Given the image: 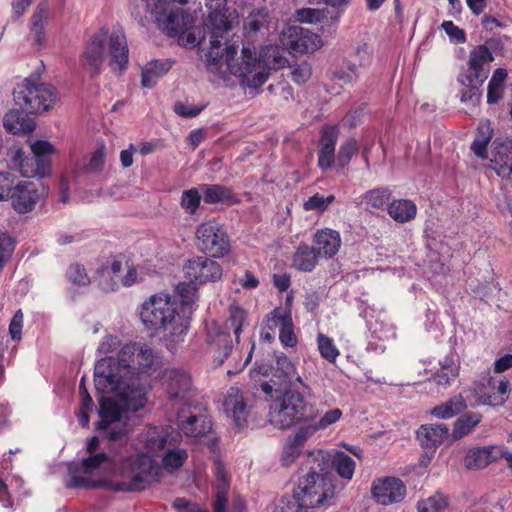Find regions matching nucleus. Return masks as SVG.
Wrapping results in <instances>:
<instances>
[{"mask_svg": "<svg viewBox=\"0 0 512 512\" xmlns=\"http://www.w3.org/2000/svg\"><path fill=\"white\" fill-rule=\"evenodd\" d=\"M159 364V357L146 344L131 342L122 346L117 357L99 359L94 367L96 389L101 394L115 393V397L100 399V421L97 429H109L111 440L128 433L121 422L128 412H135L147 403V381L142 378Z\"/></svg>", "mask_w": 512, "mask_h": 512, "instance_id": "f257e3e1", "label": "nucleus"}, {"mask_svg": "<svg viewBox=\"0 0 512 512\" xmlns=\"http://www.w3.org/2000/svg\"><path fill=\"white\" fill-rule=\"evenodd\" d=\"M161 457L165 469H178L186 461V450L175 448L164 428L153 427L145 436V452L123 461L120 471L122 481L113 485L117 491L143 490L152 481H158L161 467L153 457Z\"/></svg>", "mask_w": 512, "mask_h": 512, "instance_id": "f03ea898", "label": "nucleus"}, {"mask_svg": "<svg viewBox=\"0 0 512 512\" xmlns=\"http://www.w3.org/2000/svg\"><path fill=\"white\" fill-rule=\"evenodd\" d=\"M222 55L216 60L206 61L210 66L217 65L218 61L225 57L230 73L240 80V85L245 88L258 89L269 78L272 70L285 67L287 59L283 56L278 46L268 45L259 53L249 46H243L240 56L235 58L237 48L234 44L228 45V40L221 43Z\"/></svg>", "mask_w": 512, "mask_h": 512, "instance_id": "7ed1b4c3", "label": "nucleus"}, {"mask_svg": "<svg viewBox=\"0 0 512 512\" xmlns=\"http://www.w3.org/2000/svg\"><path fill=\"white\" fill-rule=\"evenodd\" d=\"M262 391L270 396L268 421L277 429H289L302 422H311L318 416L316 405L310 401L311 388L287 386L274 389L269 382L261 383Z\"/></svg>", "mask_w": 512, "mask_h": 512, "instance_id": "20e7f679", "label": "nucleus"}, {"mask_svg": "<svg viewBox=\"0 0 512 512\" xmlns=\"http://www.w3.org/2000/svg\"><path fill=\"white\" fill-rule=\"evenodd\" d=\"M106 60L115 72L121 73L128 66L129 49L125 33L121 29L110 31L101 27L88 39L79 56L81 68L91 77L101 74Z\"/></svg>", "mask_w": 512, "mask_h": 512, "instance_id": "39448f33", "label": "nucleus"}, {"mask_svg": "<svg viewBox=\"0 0 512 512\" xmlns=\"http://www.w3.org/2000/svg\"><path fill=\"white\" fill-rule=\"evenodd\" d=\"M140 319L147 329L165 332L172 341L178 342L188 330V321L178 310L175 298L167 293H157L143 302Z\"/></svg>", "mask_w": 512, "mask_h": 512, "instance_id": "423d86ee", "label": "nucleus"}, {"mask_svg": "<svg viewBox=\"0 0 512 512\" xmlns=\"http://www.w3.org/2000/svg\"><path fill=\"white\" fill-rule=\"evenodd\" d=\"M114 472V462L106 453H96L83 459L80 463L69 465L70 478L66 483L68 488H98L113 485L122 481L120 471Z\"/></svg>", "mask_w": 512, "mask_h": 512, "instance_id": "0eeeda50", "label": "nucleus"}, {"mask_svg": "<svg viewBox=\"0 0 512 512\" xmlns=\"http://www.w3.org/2000/svg\"><path fill=\"white\" fill-rule=\"evenodd\" d=\"M245 319L246 313L242 308L230 306L229 317L223 324L214 320L206 324L208 349L216 366H221L225 359L233 354L234 346L230 331L232 330L238 339Z\"/></svg>", "mask_w": 512, "mask_h": 512, "instance_id": "6e6552de", "label": "nucleus"}, {"mask_svg": "<svg viewBox=\"0 0 512 512\" xmlns=\"http://www.w3.org/2000/svg\"><path fill=\"white\" fill-rule=\"evenodd\" d=\"M226 1L206 0V6L210 13L205 23L206 35L202 42L205 43L208 38L209 46L205 57L209 61L216 60L222 55V41H227L228 33L239 23L238 14L236 11H230L226 8Z\"/></svg>", "mask_w": 512, "mask_h": 512, "instance_id": "1a4fd4ad", "label": "nucleus"}, {"mask_svg": "<svg viewBox=\"0 0 512 512\" xmlns=\"http://www.w3.org/2000/svg\"><path fill=\"white\" fill-rule=\"evenodd\" d=\"M188 0H146V11L165 33L181 35L193 23L192 16L176 4L184 5Z\"/></svg>", "mask_w": 512, "mask_h": 512, "instance_id": "9d476101", "label": "nucleus"}, {"mask_svg": "<svg viewBox=\"0 0 512 512\" xmlns=\"http://www.w3.org/2000/svg\"><path fill=\"white\" fill-rule=\"evenodd\" d=\"M15 103L26 113L48 111L58 101V92L48 83H36L25 79L14 90Z\"/></svg>", "mask_w": 512, "mask_h": 512, "instance_id": "9b49d317", "label": "nucleus"}, {"mask_svg": "<svg viewBox=\"0 0 512 512\" xmlns=\"http://www.w3.org/2000/svg\"><path fill=\"white\" fill-rule=\"evenodd\" d=\"M318 470L317 464L314 463L310 471L299 479L295 489L310 509L324 506L334 495L331 479Z\"/></svg>", "mask_w": 512, "mask_h": 512, "instance_id": "f8f14e48", "label": "nucleus"}, {"mask_svg": "<svg viewBox=\"0 0 512 512\" xmlns=\"http://www.w3.org/2000/svg\"><path fill=\"white\" fill-rule=\"evenodd\" d=\"M32 157L22 158L23 152L18 150L14 161H19V171L26 178H44L51 172V156L55 147L48 141L37 140L30 145Z\"/></svg>", "mask_w": 512, "mask_h": 512, "instance_id": "ddd939ff", "label": "nucleus"}, {"mask_svg": "<svg viewBox=\"0 0 512 512\" xmlns=\"http://www.w3.org/2000/svg\"><path fill=\"white\" fill-rule=\"evenodd\" d=\"M509 382L501 377L489 376L482 381L474 382L465 391L470 406H499L507 400Z\"/></svg>", "mask_w": 512, "mask_h": 512, "instance_id": "4468645a", "label": "nucleus"}, {"mask_svg": "<svg viewBox=\"0 0 512 512\" xmlns=\"http://www.w3.org/2000/svg\"><path fill=\"white\" fill-rule=\"evenodd\" d=\"M197 248L210 257L220 258L230 251L225 229L215 220L201 223L195 232Z\"/></svg>", "mask_w": 512, "mask_h": 512, "instance_id": "2eb2a0df", "label": "nucleus"}, {"mask_svg": "<svg viewBox=\"0 0 512 512\" xmlns=\"http://www.w3.org/2000/svg\"><path fill=\"white\" fill-rule=\"evenodd\" d=\"M160 382L168 398L176 403L188 404L195 394L192 377L180 367L165 368L160 374Z\"/></svg>", "mask_w": 512, "mask_h": 512, "instance_id": "dca6fc26", "label": "nucleus"}, {"mask_svg": "<svg viewBox=\"0 0 512 512\" xmlns=\"http://www.w3.org/2000/svg\"><path fill=\"white\" fill-rule=\"evenodd\" d=\"M213 257L195 256L183 266L185 277L197 284L219 281L223 276L222 266Z\"/></svg>", "mask_w": 512, "mask_h": 512, "instance_id": "f3484780", "label": "nucleus"}, {"mask_svg": "<svg viewBox=\"0 0 512 512\" xmlns=\"http://www.w3.org/2000/svg\"><path fill=\"white\" fill-rule=\"evenodd\" d=\"M494 60L486 45H478L470 51L467 68L460 75L461 83L483 84L490 72V63Z\"/></svg>", "mask_w": 512, "mask_h": 512, "instance_id": "a211bd4d", "label": "nucleus"}, {"mask_svg": "<svg viewBox=\"0 0 512 512\" xmlns=\"http://www.w3.org/2000/svg\"><path fill=\"white\" fill-rule=\"evenodd\" d=\"M280 41L288 50L297 53L314 52L321 46L318 35L298 26H289L284 29Z\"/></svg>", "mask_w": 512, "mask_h": 512, "instance_id": "6ab92c4d", "label": "nucleus"}, {"mask_svg": "<svg viewBox=\"0 0 512 512\" xmlns=\"http://www.w3.org/2000/svg\"><path fill=\"white\" fill-rule=\"evenodd\" d=\"M317 464L320 472L327 471L331 464L338 475L344 479L350 480L355 471V461L344 452H336L333 456L322 450L317 451L309 456V463Z\"/></svg>", "mask_w": 512, "mask_h": 512, "instance_id": "aec40b11", "label": "nucleus"}, {"mask_svg": "<svg viewBox=\"0 0 512 512\" xmlns=\"http://www.w3.org/2000/svg\"><path fill=\"white\" fill-rule=\"evenodd\" d=\"M371 493L381 505L401 502L406 496V486L396 477H384L373 482Z\"/></svg>", "mask_w": 512, "mask_h": 512, "instance_id": "412c9836", "label": "nucleus"}, {"mask_svg": "<svg viewBox=\"0 0 512 512\" xmlns=\"http://www.w3.org/2000/svg\"><path fill=\"white\" fill-rule=\"evenodd\" d=\"M223 409L233 419L237 427L242 428L245 426L250 413V407L246 397L239 388L231 387L228 389L224 396Z\"/></svg>", "mask_w": 512, "mask_h": 512, "instance_id": "4be33fe9", "label": "nucleus"}, {"mask_svg": "<svg viewBox=\"0 0 512 512\" xmlns=\"http://www.w3.org/2000/svg\"><path fill=\"white\" fill-rule=\"evenodd\" d=\"M51 17L49 0H40L29 19V32L33 44L44 47L47 42L46 28Z\"/></svg>", "mask_w": 512, "mask_h": 512, "instance_id": "5701e85b", "label": "nucleus"}, {"mask_svg": "<svg viewBox=\"0 0 512 512\" xmlns=\"http://www.w3.org/2000/svg\"><path fill=\"white\" fill-rule=\"evenodd\" d=\"M177 422L179 429L188 437H201L212 429V422L206 412H189L182 410L178 413Z\"/></svg>", "mask_w": 512, "mask_h": 512, "instance_id": "b1692460", "label": "nucleus"}, {"mask_svg": "<svg viewBox=\"0 0 512 512\" xmlns=\"http://www.w3.org/2000/svg\"><path fill=\"white\" fill-rule=\"evenodd\" d=\"M491 166L499 177L512 182V139L494 141Z\"/></svg>", "mask_w": 512, "mask_h": 512, "instance_id": "393cba45", "label": "nucleus"}, {"mask_svg": "<svg viewBox=\"0 0 512 512\" xmlns=\"http://www.w3.org/2000/svg\"><path fill=\"white\" fill-rule=\"evenodd\" d=\"M12 207L20 214L30 212L40 199V194L32 182H18L9 198Z\"/></svg>", "mask_w": 512, "mask_h": 512, "instance_id": "a878e982", "label": "nucleus"}, {"mask_svg": "<svg viewBox=\"0 0 512 512\" xmlns=\"http://www.w3.org/2000/svg\"><path fill=\"white\" fill-rule=\"evenodd\" d=\"M313 248L323 258L331 259L340 250L342 240L340 233L331 228L319 229L313 235Z\"/></svg>", "mask_w": 512, "mask_h": 512, "instance_id": "bb28decb", "label": "nucleus"}, {"mask_svg": "<svg viewBox=\"0 0 512 512\" xmlns=\"http://www.w3.org/2000/svg\"><path fill=\"white\" fill-rule=\"evenodd\" d=\"M338 139V130L334 126H327L322 130L320 150L318 152V165L323 170L332 167L335 161V147Z\"/></svg>", "mask_w": 512, "mask_h": 512, "instance_id": "cd10ccee", "label": "nucleus"}, {"mask_svg": "<svg viewBox=\"0 0 512 512\" xmlns=\"http://www.w3.org/2000/svg\"><path fill=\"white\" fill-rule=\"evenodd\" d=\"M416 435L422 447L435 449L448 438L449 428L445 424L421 425Z\"/></svg>", "mask_w": 512, "mask_h": 512, "instance_id": "c85d7f7f", "label": "nucleus"}, {"mask_svg": "<svg viewBox=\"0 0 512 512\" xmlns=\"http://www.w3.org/2000/svg\"><path fill=\"white\" fill-rule=\"evenodd\" d=\"M320 256L308 244H300L292 257V267L301 272H311L318 264Z\"/></svg>", "mask_w": 512, "mask_h": 512, "instance_id": "c756f323", "label": "nucleus"}, {"mask_svg": "<svg viewBox=\"0 0 512 512\" xmlns=\"http://www.w3.org/2000/svg\"><path fill=\"white\" fill-rule=\"evenodd\" d=\"M213 469L217 479V492L215 512H225L226 494L229 488V479L223 462L219 459L213 461Z\"/></svg>", "mask_w": 512, "mask_h": 512, "instance_id": "7c9ffc66", "label": "nucleus"}, {"mask_svg": "<svg viewBox=\"0 0 512 512\" xmlns=\"http://www.w3.org/2000/svg\"><path fill=\"white\" fill-rule=\"evenodd\" d=\"M275 373L283 377L287 386H301L305 390L308 389V385L302 380L301 376L298 375L293 363L284 354L276 357Z\"/></svg>", "mask_w": 512, "mask_h": 512, "instance_id": "2f4dec72", "label": "nucleus"}, {"mask_svg": "<svg viewBox=\"0 0 512 512\" xmlns=\"http://www.w3.org/2000/svg\"><path fill=\"white\" fill-rule=\"evenodd\" d=\"M203 193L204 202L208 204L236 202L230 188L219 184H202L199 188Z\"/></svg>", "mask_w": 512, "mask_h": 512, "instance_id": "473e14b6", "label": "nucleus"}, {"mask_svg": "<svg viewBox=\"0 0 512 512\" xmlns=\"http://www.w3.org/2000/svg\"><path fill=\"white\" fill-rule=\"evenodd\" d=\"M467 401V398L465 399L462 394L455 395L448 401L434 407L431 414L439 419L452 418L467 408Z\"/></svg>", "mask_w": 512, "mask_h": 512, "instance_id": "72a5a7b5", "label": "nucleus"}, {"mask_svg": "<svg viewBox=\"0 0 512 512\" xmlns=\"http://www.w3.org/2000/svg\"><path fill=\"white\" fill-rule=\"evenodd\" d=\"M171 67L172 64L168 60L151 61L142 69V86L147 88L155 86L159 78L164 76Z\"/></svg>", "mask_w": 512, "mask_h": 512, "instance_id": "f704fd0d", "label": "nucleus"}, {"mask_svg": "<svg viewBox=\"0 0 512 512\" xmlns=\"http://www.w3.org/2000/svg\"><path fill=\"white\" fill-rule=\"evenodd\" d=\"M5 128L13 134H27L34 130V121L19 112H11L4 118Z\"/></svg>", "mask_w": 512, "mask_h": 512, "instance_id": "c9c22d12", "label": "nucleus"}, {"mask_svg": "<svg viewBox=\"0 0 512 512\" xmlns=\"http://www.w3.org/2000/svg\"><path fill=\"white\" fill-rule=\"evenodd\" d=\"M416 212V205L410 200H397L388 205L390 217L400 223H405L413 219Z\"/></svg>", "mask_w": 512, "mask_h": 512, "instance_id": "e433bc0d", "label": "nucleus"}, {"mask_svg": "<svg viewBox=\"0 0 512 512\" xmlns=\"http://www.w3.org/2000/svg\"><path fill=\"white\" fill-rule=\"evenodd\" d=\"M493 130L490 123H481L478 127L476 137L471 145L472 151L478 157L484 159L487 157V145L492 138Z\"/></svg>", "mask_w": 512, "mask_h": 512, "instance_id": "4c0bfd02", "label": "nucleus"}, {"mask_svg": "<svg viewBox=\"0 0 512 512\" xmlns=\"http://www.w3.org/2000/svg\"><path fill=\"white\" fill-rule=\"evenodd\" d=\"M481 418L482 416L479 413H467L458 418L452 430V438L458 440L468 435L480 423Z\"/></svg>", "mask_w": 512, "mask_h": 512, "instance_id": "58836bf2", "label": "nucleus"}, {"mask_svg": "<svg viewBox=\"0 0 512 512\" xmlns=\"http://www.w3.org/2000/svg\"><path fill=\"white\" fill-rule=\"evenodd\" d=\"M507 77V71L503 68H497L488 83L487 102L497 103L503 96V83Z\"/></svg>", "mask_w": 512, "mask_h": 512, "instance_id": "ea45409f", "label": "nucleus"}, {"mask_svg": "<svg viewBox=\"0 0 512 512\" xmlns=\"http://www.w3.org/2000/svg\"><path fill=\"white\" fill-rule=\"evenodd\" d=\"M391 192L387 188H377L366 192L363 196V202L367 207L379 209L389 205Z\"/></svg>", "mask_w": 512, "mask_h": 512, "instance_id": "a19ab883", "label": "nucleus"}, {"mask_svg": "<svg viewBox=\"0 0 512 512\" xmlns=\"http://www.w3.org/2000/svg\"><path fill=\"white\" fill-rule=\"evenodd\" d=\"M447 506V498L441 492H436L429 498L418 501L416 508L418 512H440Z\"/></svg>", "mask_w": 512, "mask_h": 512, "instance_id": "79ce46f5", "label": "nucleus"}, {"mask_svg": "<svg viewBox=\"0 0 512 512\" xmlns=\"http://www.w3.org/2000/svg\"><path fill=\"white\" fill-rule=\"evenodd\" d=\"M201 202V194L198 188H190L182 192L180 206L188 214L196 213Z\"/></svg>", "mask_w": 512, "mask_h": 512, "instance_id": "37998d69", "label": "nucleus"}, {"mask_svg": "<svg viewBox=\"0 0 512 512\" xmlns=\"http://www.w3.org/2000/svg\"><path fill=\"white\" fill-rule=\"evenodd\" d=\"M327 8H302L296 11V19L301 23L316 24L327 18Z\"/></svg>", "mask_w": 512, "mask_h": 512, "instance_id": "c03bdc74", "label": "nucleus"}, {"mask_svg": "<svg viewBox=\"0 0 512 512\" xmlns=\"http://www.w3.org/2000/svg\"><path fill=\"white\" fill-rule=\"evenodd\" d=\"M459 369L456 365H443L432 377V381L443 388L449 387L458 376Z\"/></svg>", "mask_w": 512, "mask_h": 512, "instance_id": "a18cd8bd", "label": "nucleus"}, {"mask_svg": "<svg viewBox=\"0 0 512 512\" xmlns=\"http://www.w3.org/2000/svg\"><path fill=\"white\" fill-rule=\"evenodd\" d=\"M310 510L308 505L302 501V498L294 490L292 495L282 498L277 512H309Z\"/></svg>", "mask_w": 512, "mask_h": 512, "instance_id": "49530a36", "label": "nucleus"}, {"mask_svg": "<svg viewBox=\"0 0 512 512\" xmlns=\"http://www.w3.org/2000/svg\"><path fill=\"white\" fill-rule=\"evenodd\" d=\"M317 343L321 356L327 361L334 363L339 356V350L335 346L333 340L320 333L317 337Z\"/></svg>", "mask_w": 512, "mask_h": 512, "instance_id": "de8ad7c7", "label": "nucleus"}, {"mask_svg": "<svg viewBox=\"0 0 512 512\" xmlns=\"http://www.w3.org/2000/svg\"><path fill=\"white\" fill-rule=\"evenodd\" d=\"M268 24V13L265 10H256L250 13L244 23L247 32H258Z\"/></svg>", "mask_w": 512, "mask_h": 512, "instance_id": "09e8293b", "label": "nucleus"}, {"mask_svg": "<svg viewBox=\"0 0 512 512\" xmlns=\"http://www.w3.org/2000/svg\"><path fill=\"white\" fill-rule=\"evenodd\" d=\"M490 463V452L483 448L471 451L465 458V465L469 469H481Z\"/></svg>", "mask_w": 512, "mask_h": 512, "instance_id": "8fccbe9b", "label": "nucleus"}, {"mask_svg": "<svg viewBox=\"0 0 512 512\" xmlns=\"http://www.w3.org/2000/svg\"><path fill=\"white\" fill-rule=\"evenodd\" d=\"M358 142L354 138L347 139L339 148L338 152V165L343 168L349 164L352 157L358 151Z\"/></svg>", "mask_w": 512, "mask_h": 512, "instance_id": "3c124183", "label": "nucleus"}, {"mask_svg": "<svg viewBox=\"0 0 512 512\" xmlns=\"http://www.w3.org/2000/svg\"><path fill=\"white\" fill-rule=\"evenodd\" d=\"M334 200V195L324 197L319 193H316L313 196L309 197L308 200L304 202L303 207L306 211L314 210L318 212H324L328 208V206L334 202Z\"/></svg>", "mask_w": 512, "mask_h": 512, "instance_id": "603ef678", "label": "nucleus"}, {"mask_svg": "<svg viewBox=\"0 0 512 512\" xmlns=\"http://www.w3.org/2000/svg\"><path fill=\"white\" fill-rule=\"evenodd\" d=\"M197 283H179L176 286V292L180 298L182 305L191 306L197 298Z\"/></svg>", "mask_w": 512, "mask_h": 512, "instance_id": "864d4df0", "label": "nucleus"}, {"mask_svg": "<svg viewBox=\"0 0 512 512\" xmlns=\"http://www.w3.org/2000/svg\"><path fill=\"white\" fill-rule=\"evenodd\" d=\"M290 315V312H287L281 308H276L267 315L266 320L264 322V327L276 333V329L280 331V329L282 328V323L286 318H289Z\"/></svg>", "mask_w": 512, "mask_h": 512, "instance_id": "5fc2aeb1", "label": "nucleus"}, {"mask_svg": "<svg viewBox=\"0 0 512 512\" xmlns=\"http://www.w3.org/2000/svg\"><path fill=\"white\" fill-rule=\"evenodd\" d=\"M279 339L285 347H294L297 344V337L294 333L291 316L286 318L282 323V328L279 331Z\"/></svg>", "mask_w": 512, "mask_h": 512, "instance_id": "6e6d98bb", "label": "nucleus"}, {"mask_svg": "<svg viewBox=\"0 0 512 512\" xmlns=\"http://www.w3.org/2000/svg\"><path fill=\"white\" fill-rule=\"evenodd\" d=\"M467 88L462 91L461 93V102L475 107L478 105L481 99V92L479 88L482 86V84H475V83H462Z\"/></svg>", "mask_w": 512, "mask_h": 512, "instance_id": "4d7b16f0", "label": "nucleus"}, {"mask_svg": "<svg viewBox=\"0 0 512 512\" xmlns=\"http://www.w3.org/2000/svg\"><path fill=\"white\" fill-rule=\"evenodd\" d=\"M314 419L311 422H305L306 425L301 426L294 435L293 442L297 446H302L309 438H311L317 431L318 428L317 423ZM302 422L301 424H303Z\"/></svg>", "mask_w": 512, "mask_h": 512, "instance_id": "13d9d810", "label": "nucleus"}, {"mask_svg": "<svg viewBox=\"0 0 512 512\" xmlns=\"http://www.w3.org/2000/svg\"><path fill=\"white\" fill-rule=\"evenodd\" d=\"M68 279L79 286H87L90 284V278L86 273V269L80 264H73L67 270Z\"/></svg>", "mask_w": 512, "mask_h": 512, "instance_id": "bf43d9fd", "label": "nucleus"}, {"mask_svg": "<svg viewBox=\"0 0 512 512\" xmlns=\"http://www.w3.org/2000/svg\"><path fill=\"white\" fill-rule=\"evenodd\" d=\"M205 107L206 104L196 106L178 101L174 104V112L180 117L192 118L199 115L204 110Z\"/></svg>", "mask_w": 512, "mask_h": 512, "instance_id": "052dcab7", "label": "nucleus"}, {"mask_svg": "<svg viewBox=\"0 0 512 512\" xmlns=\"http://www.w3.org/2000/svg\"><path fill=\"white\" fill-rule=\"evenodd\" d=\"M358 78V68L355 64L348 65L347 70L343 68L333 72V79L341 81L344 84H351Z\"/></svg>", "mask_w": 512, "mask_h": 512, "instance_id": "680f3d73", "label": "nucleus"}, {"mask_svg": "<svg viewBox=\"0 0 512 512\" xmlns=\"http://www.w3.org/2000/svg\"><path fill=\"white\" fill-rule=\"evenodd\" d=\"M342 415L343 413L341 409L334 408L326 411L318 420H315V422L320 430H324L339 421Z\"/></svg>", "mask_w": 512, "mask_h": 512, "instance_id": "e2e57ef3", "label": "nucleus"}, {"mask_svg": "<svg viewBox=\"0 0 512 512\" xmlns=\"http://www.w3.org/2000/svg\"><path fill=\"white\" fill-rule=\"evenodd\" d=\"M446 34L450 37L451 41L460 44L466 40L465 32L458 26L454 25L452 21H444L441 25Z\"/></svg>", "mask_w": 512, "mask_h": 512, "instance_id": "0e129e2a", "label": "nucleus"}, {"mask_svg": "<svg viewBox=\"0 0 512 512\" xmlns=\"http://www.w3.org/2000/svg\"><path fill=\"white\" fill-rule=\"evenodd\" d=\"M14 178L10 173H0V201L8 200L14 189Z\"/></svg>", "mask_w": 512, "mask_h": 512, "instance_id": "69168bd1", "label": "nucleus"}, {"mask_svg": "<svg viewBox=\"0 0 512 512\" xmlns=\"http://www.w3.org/2000/svg\"><path fill=\"white\" fill-rule=\"evenodd\" d=\"M98 286L106 292H112L119 288L120 281L110 276L108 272L100 271L97 278Z\"/></svg>", "mask_w": 512, "mask_h": 512, "instance_id": "338daca9", "label": "nucleus"}, {"mask_svg": "<svg viewBox=\"0 0 512 512\" xmlns=\"http://www.w3.org/2000/svg\"><path fill=\"white\" fill-rule=\"evenodd\" d=\"M311 74V67L306 62L298 64L291 71L293 81L298 84L305 83L311 77Z\"/></svg>", "mask_w": 512, "mask_h": 512, "instance_id": "774afa93", "label": "nucleus"}]
</instances>
